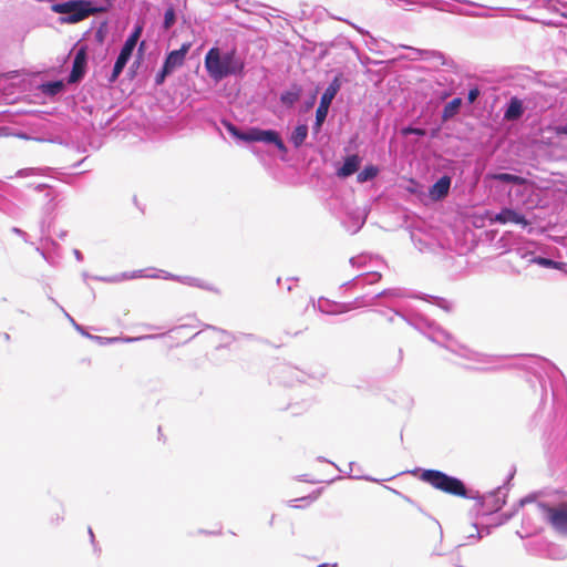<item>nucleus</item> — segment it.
<instances>
[{
    "label": "nucleus",
    "mask_w": 567,
    "mask_h": 567,
    "mask_svg": "<svg viewBox=\"0 0 567 567\" xmlns=\"http://www.w3.org/2000/svg\"><path fill=\"white\" fill-rule=\"evenodd\" d=\"M52 10L62 14L60 18L62 23H76L80 22L95 12L89 1L70 0L62 3L52 6Z\"/></svg>",
    "instance_id": "0eeeda50"
},
{
    "label": "nucleus",
    "mask_w": 567,
    "mask_h": 567,
    "mask_svg": "<svg viewBox=\"0 0 567 567\" xmlns=\"http://www.w3.org/2000/svg\"><path fill=\"white\" fill-rule=\"evenodd\" d=\"M64 87L63 82L61 81H50L42 84V92L47 95H56Z\"/></svg>",
    "instance_id": "f704fd0d"
},
{
    "label": "nucleus",
    "mask_w": 567,
    "mask_h": 567,
    "mask_svg": "<svg viewBox=\"0 0 567 567\" xmlns=\"http://www.w3.org/2000/svg\"><path fill=\"white\" fill-rule=\"evenodd\" d=\"M301 92L302 90L299 85H292L291 89L280 94V102L287 107H292L299 101Z\"/></svg>",
    "instance_id": "cd10ccee"
},
{
    "label": "nucleus",
    "mask_w": 567,
    "mask_h": 567,
    "mask_svg": "<svg viewBox=\"0 0 567 567\" xmlns=\"http://www.w3.org/2000/svg\"><path fill=\"white\" fill-rule=\"evenodd\" d=\"M538 360L542 362V369L545 373V377L542 373H535L534 378L538 382L540 390H542V398L540 402L543 403L548 394L547 383L549 384L553 399L555 400L557 398L558 389H559V381L564 378L560 370L554 365L551 362L545 359L538 358Z\"/></svg>",
    "instance_id": "9d476101"
},
{
    "label": "nucleus",
    "mask_w": 567,
    "mask_h": 567,
    "mask_svg": "<svg viewBox=\"0 0 567 567\" xmlns=\"http://www.w3.org/2000/svg\"><path fill=\"white\" fill-rule=\"evenodd\" d=\"M374 298L383 299L382 302H385L390 306L394 303L396 300L410 298L430 302L447 313H451L454 309L453 302L446 298L424 292H417L402 287H392L383 289L382 291L375 293Z\"/></svg>",
    "instance_id": "39448f33"
},
{
    "label": "nucleus",
    "mask_w": 567,
    "mask_h": 567,
    "mask_svg": "<svg viewBox=\"0 0 567 567\" xmlns=\"http://www.w3.org/2000/svg\"><path fill=\"white\" fill-rule=\"evenodd\" d=\"M137 278H159V272L155 271V268H145V269H138L133 271H124L120 275H115L112 277H95L96 280L104 281V282H118L122 280H128V279H137Z\"/></svg>",
    "instance_id": "2eb2a0df"
},
{
    "label": "nucleus",
    "mask_w": 567,
    "mask_h": 567,
    "mask_svg": "<svg viewBox=\"0 0 567 567\" xmlns=\"http://www.w3.org/2000/svg\"><path fill=\"white\" fill-rule=\"evenodd\" d=\"M317 460H318L319 462H328V460H326L323 456H319ZM329 463H330V464H332V465H333L336 468H338L339 471H341V470L337 466V464H334L333 462L329 461Z\"/></svg>",
    "instance_id": "6e6d98bb"
},
{
    "label": "nucleus",
    "mask_w": 567,
    "mask_h": 567,
    "mask_svg": "<svg viewBox=\"0 0 567 567\" xmlns=\"http://www.w3.org/2000/svg\"><path fill=\"white\" fill-rule=\"evenodd\" d=\"M475 498V507L478 512H482L483 515H491L493 513L499 512L503 506L506 504L507 493L505 492V485L498 486L495 489L481 495L478 491L473 489Z\"/></svg>",
    "instance_id": "9b49d317"
},
{
    "label": "nucleus",
    "mask_w": 567,
    "mask_h": 567,
    "mask_svg": "<svg viewBox=\"0 0 567 567\" xmlns=\"http://www.w3.org/2000/svg\"><path fill=\"white\" fill-rule=\"evenodd\" d=\"M515 473H516V470H515V467H513L512 471L508 473V475H507V477H506V480H505V482L503 484V485H505V492L506 493L508 492L509 483L514 478Z\"/></svg>",
    "instance_id": "09e8293b"
},
{
    "label": "nucleus",
    "mask_w": 567,
    "mask_h": 567,
    "mask_svg": "<svg viewBox=\"0 0 567 567\" xmlns=\"http://www.w3.org/2000/svg\"><path fill=\"white\" fill-rule=\"evenodd\" d=\"M227 132L235 138L244 142H262L265 144H274L280 152H287V147L275 130H262L259 127H249L246 132L240 131L235 124L224 122Z\"/></svg>",
    "instance_id": "423d86ee"
},
{
    "label": "nucleus",
    "mask_w": 567,
    "mask_h": 567,
    "mask_svg": "<svg viewBox=\"0 0 567 567\" xmlns=\"http://www.w3.org/2000/svg\"><path fill=\"white\" fill-rule=\"evenodd\" d=\"M155 271L159 272V278H162V279L175 280V281L179 282L181 276H178V275H174V274H171L168 271H165V270H162V269H156V268H155Z\"/></svg>",
    "instance_id": "c03bdc74"
},
{
    "label": "nucleus",
    "mask_w": 567,
    "mask_h": 567,
    "mask_svg": "<svg viewBox=\"0 0 567 567\" xmlns=\"http://www.w3.org/2000/svg\"><path fill=\"white\" fill-rule=\"evenodd\" d=\"M533 502H535L534 494H528V495L522 497L511 511L502 513L501 524H504V523H507L508 520H511L517 514V512L519 511L520 507H523L525 504L533 503Z\"/></svg>",
    "instance_id": "c85d7f7f"
},
{
    "label": "nucleus",
    "mask_w": 567,
    "mask_h": 567,
    "mask_svg": "<svg viewBox=\"0 0 567 567\" xmlns=\"http://www.w3.org/2000/svg\"><path fill=\"white\" fill-rule=\"evenodd\" d=\"M462 105V99L455 97L449 103L445 104L443 112H442V118L444 121L452 118L460 110Z\"/></svg>",
    "instance_id": "2f4dec72"
},
{
    "label": "nucleus",
    "mask_w": 567,
    "mask_h": 567,
    "mask_svg": "<svg viewBox=\"0 0 567 567\" xmlns=\"http://www.w3.org/2000/svg\"><path fill=\"white\" fill-rule=\"evenodd\" d=\"M378 299L379 298H374V295H362L354 298L352 301L341 303V311L348 312L357 308L370 307L375 305Z\"/></svg>",
    "instance_id": "b1692460"
},
{
    "label": "nucleus",
    "mask_w": 567,
    "mask_h": 567,
    "mask_svg": "<svg viewBox=\"0 0 567 567\" xmlns=\"http://www.w3.org/2000/svg\"><path fill=\"white\" fill-rule=\"evenodd\" d=\"M188 328H189V326H187V324H181V326H177V327L173 328L171 330V332L179 334L182 331H184V330H186Z\"/></svg>",
    "instance_id": "864d4df0"
},
{
    "label": "nucleus",
    "mask_w": 567,
    "mask_h": 567,
    "mask_svg": "<svg viewBox=\"0 0 567 567\" xmlns=\"http://www.w3.org/2000/svg\"><path fill=\"white\" fill-rule=\"evenodd\" d=\"M518 261L522 262L516 257V250H503L493 257H480V271L494 269L502 272L519 274V266L517 265Z\"/></svg>",
    "instance_id": "6e6552de"
},
{
    "label": "nucleus",
    "mask_w": 567,
    "mask_h": 567,
    "mask_svg": "<svg viewBox=\"0 0 567 567\" xmlns=\"http://www.w3.org/2000/svg\"><path fill=\"white\" fill-rule=\"evenodd\" d=\"M564 557H565L564 555H554V556H553V558H555V559H561V558H564Z\"/></svg>",
    "instance_id": "69168bd1"
},
{
    "label": "nucleus",
    "mask_w": 567,
    "mask_h": 567,
    "mask_svg": "<svg viewBox=\"0 0 567 567\" xmlns=\"http://www.w3.org/2000/svg\"><path fill=\"white\" fill-rule=\"evenodd\" d=\"M134 49L135 48H132L127 44H123V47L116 58V61L114 63L112 73L109 76L110 83H114L118 79L120 74L123 72L125 65L127 64L128 60L131 59Z\"/></svg>",
    "instance_id": "6ab92c4d"
},
{
    "label": "nucleus",
    "mask_w": 567,
    "mask_h": 567,
    "mask_svg": "<svg viewBox=\"0 0 567 567\" xmlns=\"http://www.w3.org/2000/svg\"><path fill=\"white\" fill-rule=\"evenodd\" d=\"M49 300L54 305L56 306L61 311L62 313L64 315V317L71 322V324L73 326V328L80 333L82 334L83 337L96 342L97 344L100 346H107V344H113V343H116L118 341H124V342H132V341H136V340H143V339H151V338H154L153 336H144V337H138V338H131V337H126V338H117V337H102V336H96V334H91L86 328L80 323H78L74 318L51 296L48 297Z\"/></svg>",
    "instance_id": "f8f14e48"
},
{
    "label": "nucleus",
    "mask_w": 567,
    "mask_h": 567,
    "mask_svg": "<svg viewBox=\"0 0 567 567\" xmlns=\"http://www.w3.org/2000/svg\"><path fill=\"white\" fill-rule=\"evenodd\" d=\"M559 132L567 135V123L559 128Z\"/></svg>",
    "instance_id": "13d9d810"
},
{
    "label": "nucleus",
    "mask_w": 567,
    "mask_h": 567,
    "mask_svg": "<svg viewBox=\"0 0 567 567\" xmlns=\"http://www.w3.org/2000/svg\"><path fill=\"white\" fill-rule=\"evenodd\" d=\"M206 328L207 329H212L214 331H218L220 332L225 338H226V341L224 343H220L216 349H221V348H228L230 342H233L234 340H236V336L227 330H224L221 328H217L215 326H210V324H206Z\"/></svg>",
    "instance_id": "c9c22d12"
},
{
    "label": "nucleus",
    "mask_w": 567,
    "mask_h": 567,
    "mask_svg": "<svg viewBox=\"0 0 567 567\" xmlns=\"http://www.w3.org/2000/svg\"><path fill=\"white\" fill-rule=\"evenodd\" d=\"M536 509L540 517L548 523L556 533L567 536V507L551 505L547 502H537Z\"/></svg>",
    "instance_id": "1a4fd4ad"
},
{
    "label": "nucleus",
    "mask_w": 567,
    "mask_h": 567,
    "mask_svg": "<svg viewBox=\"0 0 567 567\" xmlns=\"http://www.w3.org/2000/svg\"><path fill=\"white\" fill-rule=\"evenodd\" d=\"M320 489L311 493L310 495L308 496H305V497H300V498H297V499H293L292 502H307V503H310V502H313L315 499L318 498V495L320 494Z\"/></svg>",
    "instance_id": "a18cd8bd"
},
{
    "label": "nucleus",
    "mask_w": 567,
    "mask_h": 567,
    "mask_svg": "<svg viewBox=\"0 0 567 567\" xmlns=\"http://www.w3.org/2000/svg\"><path fill=\"white\" fill-rule=\"evenodd\" d=\"M299 481H301V482L316 483V481H310V480H308V478H307V475H301V476H300V478H299Z\"/></svg>",
    "instance_id": "4d7b16f0"
},
{
    "label": "nucleus",
    "mask_w": 567,
    "mask_h": 567,
    "mask_svg": "<svg viewBox=\"0 0 567 567\" xmlns=\"http://www.w3.org/2000/svg\"><path fill=\"white\" fill-rule=\"evenodd\" d=\"M190 49V43H183L182 47L178 50L171 51L164 63L163 66L168 70L171 73H173L177 68L182 66L184 64L186 54L188 53Z\"/></svg>",
    "instance_id": "a211bd4d"
},
{
    "label": "nucleus",
    "mask_w": 567,
    "mask_h": 567,
    "mask_svg": "<svg viewBox=\"0 0 567 567\" xmlns=\"http://www.w3.org/2000/svg\"><path fill=\"white\" fill-rule=\"evenodd\" d=\"M524 114V106L522 100L513 96L506 105L504 111V118L506 121H516Z\"/></svg>",
    "instance_id": "393cba45"
},
{
    "label": "nucleus",
    "mask_w": 567,
    "mask_h": 567,
    "mask_svg": "<svg viewBox=\"0 0 567 567\" xmlns=\"http://www.w3.org/2000/svg\"><path fill=\"white\" fill-rule=\"evenodd\" d=\"M535 251L536 250H516V257L520 261L526 260L528 264H536L542 268L566 271L567 262L550 256H535Z\"/></svg>",
    "instance_id": "ddd939ff"
},
{
    "label": "nucleus",
    "mask_w": 567,
    "mask_h": 567,
    "mask_svg": "<svg viewBox=\"0 0 567 567\" xmlns=\"http://www.w3.org/2000/svg\"><path fill=\"white\" fill-rule=\"evenodd\" d=\"M403 359V350L399 349V360L402 361Z\"/></svg>",
    "instance_id": "0e129e2a"
},
{
    "label": "nucleus",
    "mask_w": 567,
    "mask_h": 567,
    "mask_svg": "<svg viewBox=\"0 0 567 567\" xmlns=\"http://www.w3.org/2000/svg\"><path fill=\"white\" fill-rule=\"evenodd\" d=\"M441 267L451 275L480 271V256L476 250H435Z\"/></svg>",
    "instance_id": "20e7f679"
},
{
    "label": "nucleus",
    "mask_w": 567,
    "mask_h": 567,
    "mask_svg": "<svg viewBox=\"0 0 567 567\" xmlns=\"http://www.w3.org/2000/svg\"><path fill=\"white\" fill-rule=\"evenodd\" d=\"M274 520H275V515L271 516L270 520H269V525L272 526L274 525Z\"/></svg>",
    "instance_id": "774afa93"
},
{
    "label": "nucleus",
    "mask_w": 567,
    "mask_h": 567,
    "mask_svg": "<svg viewBox=\"0 0 567 567\" xmlns=\"http://www.w3.org/2000/svg\"><path fill=\"white\" fill-rule=\"evenodd\" d=\"M288 280H290V281H298L299 278L298 277H290V278H288Z\"/></svg>",
    "instance_id": "338daca9"
},
{
    "label": "nucleus",
    "mask_w": 567,
    "mask_h": 567,
    "mask_svg": "<svg viewBox=\"0 0 567 567\" xmlns=\"http://www.w3.org/2000/svg\"><path fill=\"white\" fill-rule=\"evenodd\" d=\"M87 63V54L84 48H80L73 59L72 70L69 75L70 83L79 82L85 74Z\"/></svg>",
    "instance_id": "f3484780"
},
{
    "label": "nucleus",
    "mask_w": 567,
    "mask_h": 567,
    "mask_svg": "<svg viewBox=\"0 0 567 567\" xmlns=\"http://www.w3.org/2000/svg\"><path fill=\"white\" fill-rule=\"evenodd\" d=\"M352 478H355V480H364V481H368V482H377L375 478L369 476V475H359V474H353L351 475Z\"/></svg>",
    "instance_id": "3c124183"
},
{
    "label": "nucleus",
    "mask_w": 567,
    "mask_h": 567,
    "mask_svg": "<svg viewBox=\"0 0 567 567\" xmlns=\"http://www.w3.org/2000/svg\"><path fill=\"white\" fill-rule=\"evenodd\" d=\"M74 252V256L76 258L78 261H82L83 260V254H82V250H73Z\"/></svg>",
    "instance_id": "5fc2aeb1"
},
{
    "label": "nucleus",
    "mask_w": 567,
    "mask_h": 567,
    "mask_svg": "<svg viewBox=\"0 0 567 567\" xmlns=\"http://www.w3.org/2000/svg\"><path fill=\"white\" fill-rule=\"evenodd\" d=\"M179 282L187 285L189 287L200 288L203 290H207V291H210V292H214L217 295L220 293V290L217 287H215L214 285L208 284L206 281H203L199 278H195V277H190V276H181Z\"/></svg>",
    "instance_id": "a878e982"
},
{
    "label": "nucleus",
    "mask_w": 567,
    "mask_h": 567,
    "mask_svg": "<svg viewBox=\"0 0 567 567\" xmlns=\"http://www.w3.org/2000/svg\"><path fill=\"white\" fill-rule=\"evenodd\" d=\"M414 476H417L422 482L431 485L433 488L441 491L445 494L462 497L465 499L475 498L473 489L468 488L463 480L457 476L450 475L443 471L434 468L415 467L409 471Z\"/></svg>",
    "instance_id": "7ed1b4c3"
},
{
    "label": "nucleus",
    "mask_w": 567,
    "mask_h": 567,
    "mask_svg": "<svg viewBox=\"0 0 567 567\" xmlns=\"http://www.w3.org/2000/svg\"><path fill=\"white\" fill-rule=\"evenodd\" d=\"M382 275L378 270H367L365 272L360 274L359 276L348 280L341 285V287H350L352 285H357L359 282H363V285H373L381 280Z\"/></svg>",
    "instance_id": "5701e85b"
},
{
    "label": "nucleus",
    "mask_w": 567,
    "mask_h": 567,
    "mask_svg": "<svg viewBox=\"0 0 567 567\" xmlns=\"http://www.w3.org/2000/svg\"><path fill=\"white\" fill-rule=\"evenodd\" d=\"M43 172H44V169H42V168H33V167L22 168L16 173V176L24 178V177H29V176L42 175Z\"/></svg>",
    "instance_id": "58836bf2"
},
{
    "label": "nucleus",
    "mask_w": 567,
    "mask_h": 567,
    "mask_svg": "<svg viewBox=\"0 0 567 567\" xmlns=\"http://www.w3.org/2000/svg\"><path fill=\"white\" fill-rule=\"evenodd\" d=\"M478 95H480V90L477 87L471 89L468 91V95H467L468 102L470 103L475 102L476 99L478 97Z\"/></svg>",
    "instance_id": "de8ad7c7"
},
{
    "label": "nucleus",
    "mask_w": 567,
    "mask_h": 567,
    "mask_svg": "<svg viewBox=\"0 0 567 567\" xmlns=\"http://www.w3.org/2000/svg\"><path fill=\"white\" fill-rule=\"evenodd\" d=\"M40 256L51 266L55 267L59 265L61 255L60 250H37Z\"/></svg>",
    "instance_id": "72a5a7b5"
},
{
    "label": "nucleus",
    "mask_w": 567,
    "mask_h": 567,
    "mask_svg": "<svg viewBox=\"0 0 567 567\" xmlns=\"http://www.w3.org/2000/svg\"><path fill=\"white\" fill-rule=\"evenodd\" d=\"M349 262L352 267L368 270H374V268H379L384 265V260L381 256L368 250H362L359 255L352 256L349 259Z\"/></svg>",
    "instance_id": "4468645a"
},
{
    "label": "nucleus",
    "mask_w": 567,
    "mask_h": 567,
    "mask_svg": "<svg viewBox=\"0 0 567 567\" xmlns=\"http://www.w3.org/2000/svg\"><path fill=\"white\" fill-rule=\"evenodd\" d=\"M379 174V168L374 165L365 166L357 176L359 183H365L374 179Z\"/></svg>",
    "instance_id": "473e14b6"
},
{
    "label": "nucleus",
    "mask_w": 567,
    "mask_h": 567,
    "mask_svg": "<svg viewBox=\"0 0 567 567\" xmlns=\"http://www.w3.org/2000/svg\"><path fill=\"white\" fill-rule=\"evenodd\" d=\"M361 164V157L358 154L349 155L344 158L342 166L337 169V176L347 178L358 172Z\"/></svg>",
    "instance_id": "4be33fe9"
},
{
    "label": "nucleus",
    "mask_w": 567,
    "mask_h": 567,
    "mask_svg": "<svg viewBox=\"0 0 567 567\" xmlns=\"http://www.w3.org/2000/svg\"><path fill=\"white\" fill-rule=\"evenodd\" d=\"M358 464L355 462H350L349 463V467H350V472L353 473V467H357Z\"/></svg>",
    "instance_id": "052dcab7"
},
{
    "label": "nucleus",
    "mask_w": 567,
    "mask_h": 567,
    "mask_svg": "<svg viewBox=\"0 0 567 567\" xmlns=\"http://www.w3.org/2000/svg\"><path fill=\"white\" fill-rule=\"evenodd\" d=\"M492 220L498 223V224H516L520 225L523 227L528 226V221L526 220L525 216L517 213L516 210L512 208H503L499 213H497Z\"/></svg>",
    "instance_id": "aec40b11"
},
{
    "label": "nucleus",
    "mask_w": 567,
    "mask_h": 567,
    "mask_svg": "<svg viewBox=\"0 0 567 567\" xmlns=\"http://www.w3.org/2000/svg\"><path fill=\"white\" fill-rule=\"evenodd\" d=\"M87 532H89V535H90V540H91V544L93 546L94 553L100 551L101 549L97 547V544H96V540H95V536H94V533H93L92 528L89 527Z\"/></svg>",
    "instance_id": "8fccbe9b"
},
{
    "label": "nucleus",
    "mask_w": 567,
    "mask_h": 567,
    "mask_svg": "<svg viewBox=\"0 0 567 567\" xmlns=\"http://www.w3.org/2000/svg\"><path fill=\"white\" fill-rule=\"evenodd\" d=\"M241 334H243V336H245V337H246V338H248V339H251V340H252V339H255V336H254V334H251V333H247V334L241 333Z\"/></svg>",
    "instance_id": "e2e57ef3"
},
{
    "label": "nucleus",
    "mask_w": 567,
    "mask_h": 567,
    "mask_svg": "<svg viewBox=\"0 0 567 567\" xmlns=\"http://www.w3.org/2000/svg\"><path fill=\"white\" fill-rule=\"evenodd\" d=\"M381 305L393 312V315H389L385 310H377L379 315L385 317L389 323H393L395 317H399L435 343H441L452 339L449 331L410 306L395 308L385 302H381Z\"/></svg>",
    "instance_id": "f257e3e1"
},
{
    "label": "nucleus",
    "mask_w": 567,
    "mask_h": 567,
    "mask_svg": "<svg viewBox=\"0 0 567 567\" xmlns=\"http://www.w3.org/2000/svg\"><path fill=\"white\" fill-rule=\"evenodd\" d=\"M473 526L476 528L477 533L468 535L467 538L470 540H477V539H480L482 537V532L478 530L477 524H474Z\"/></svg>",
    "instance_id": "603ef678"
},
{
    "label": "nucleus",
    "mask_w": 567,
    "mask_h": 567,
    "mask_svg": "<svg viewBox=\"0 0 567 567\" xmlns=\"http://www.w3.org/2000/svg\"><path fill=\"white\" fill-rule=\"evenodd\" d=\"M205 69L210 79L219 82L228 76L241 75L245 62L236 49L223 51L213 47L205 55Z\"/></svg>",
    "instance_id": "f03ea898"
},
{
    "label": "nucleus",
    "mask_w": 567,
    "mask_h": 567,
    "mask_svg": "<svg viewBox=\"0 0 567 567\" xmlns=\"http://www.w3.org/2000/svg\"><path fill=\"white\" fill-rule=\"evenodd\" d=\"M402 133H403V135L424 136L425 130L420 128V127L408 126L402 130Z\"/></svg>",
    "instance_id": "79ce46f5"
},
{
    "label": "nucleus",
    "mask_w": 567,
    "mask_h": 567,
    "mask_svg": "<svg viewBox=\"0 0 567 567\" xmlns=\"http://www.w3.org/2000/svg\"><path fill=\"white\" fill-rule=\"evenodd\" d=\"M308 136V126L306 124H299L295 127L290 135V142L296 148L303 145Z\"/></svg>",
    "instance_id": "c756f323"
},
{
    "label": "nucleus",
    "mask_w": 567,
    "mask_h": 567,
    "mask_svg": "<svg viewBox=\"0 0 567 567\" xmlns=\"http://www.w3.org/2000/svg\"><path fill=\"white\" fill-rule=\"evenodd\" d=\"M302 374L308 375L310 379L320 381L327 375V369L320 365L316 370H310L308 372L302 371Z\"/></svg>",
    "instance_id": "4c0bfd02"
},
{
    "label": "nucleus",
    "mask_w": 567,
    "mask_h": 567,
    "mask_svg": "<svg viewBox=\"0 0 567 567\" xmlns=\"http://www.w3.org/2000/svg\"><path fill=\"white\" fill-rule=\"evenodd\" d=\"M342 302H337L329 300L324 297L319 298L317 308L320 312L326 315H340L344 313V311H341V305Z\"/></svg>",
    "instance_id": "bb28decb"
},
{
    "label": "nucleus",
    "mask_w": 567,
    "mask_h": 567,
    "mask_svg": "<svg viewBox=\"0 0 567 567\" xmlns=\"http://www.w3.org/2000/svg\"><path fill=\"white\" fill-rule=\"evenodd\" d=\"M142 31H143L142 25H140V24L135 25L134 30L128 35V38L125 40L124 44H127L132 48H136L140 37L142 34Z\"/></svg>",
    "instance_id": "e433bc0d"
},
{
    "label": "nucleus",
    "mask_w": 567,
    "mask_h": 567,
    "mask_svg": "<svg viewBox=\"0 0 567 567\" xmlns=\"http://www.w3.org/2000/svg\"><path fill=\"white\" fill-rule=\"evenodd\" d=\"M452 179L450 176L444 175L439 181H436L430 188H429V196L432 200H441L445 198L449 195L450 188H451Z\"/></svg>",
    "instance_id": "412c9836"
},
{
    "label": "nucleus",
    "mask_w": 567,
    "mask_h": 567,
    "mask_svg": "<svg viewBox=\"0 0 567 567\" xmlns=\"http://www.w3.org/2000/svg\"><path fill=\"white\" fill-rule=\"evenodd\" d=\"M12 231L20 234V235H24V233L22 230H20L19 228H12Z\"/></svg>",
    "instance_id": "680f3d73"
},
{
    "label": "nucleus",
    "mask_w": 567,
    "mask_h": 567,
    "mask_svg": "<svg viewBox=\"0 0 567 567\" xmlns=\"http://www.w3.org/2000/svg\"><path fill=\"white\" fill-rule=\"evenodd\" d=\"M340 87H341V83H340L339 78H334L329 83V85L327 86L324 92L322 93L319 106H318V109L316 111L318 113L319 120L322 116H327L328 115L329 107H330L333 99L336 97L337 93L339 92Z\"/></svg>",
    "instance_id": "dca6fc26"
},
{
    "label": "nucleus",
    "mask_w": 567,
    "mask_h": 567,
    "mask_svg": "<svg viewBox=\"0 0 567 567\" xmlns=\"http://www.w3.org/2000/svg\"><path fill=\"white\" fill-rule=\"evenodd\" d=\"M175 20H176L175 10H174V8L169 7L168 9H166V11L164 13V23H163L164 28L169 29L175 23Z\"/></svg>",
    "instance_id": "ea45409f"
},
{
    "label": "nucleus",
    "mask_w": 567,
    "mask_h": 567,
    "mask_svg": "<svg viewBox=\"0 0 567 567\" xmlns=\"http://www.w3.org/2000/svg\"><path fill=\"white\" fill-rule=\"evenodd\" d=\"M327 116H322L320 120L318 117V113L316 112V121H315V124H313V131L315 133H319L320 130H321V126L323 124V122L326 121Z\"/></svg>",
    "instance_id": "49530a36"
},
{
    "label": "nucleus",
    "mask_w": 567,
    "mask_h": 567,
    "mask_svg": "<svg viewBox=\"0 0 567 567\" xmlns=\"http://www.w3.org/2000/svg\"><path fill=\"white\" fill-rule=\"evenodd\" d=\"M492 178L501 183H509L515 185H524L527 183L525 177L509 173H496L492 176Z\"/></svg>",
    "instance_id": "7c9ffc66"
},
{
    "label": "nucleus",
    "mask_w": 567,
    "mask_h": 567,
    "mask_svg": "<svg viewBox=\"0 0 567 567\" xmlns=\"http://www.w3.org/2000/svg\"><path fill=\"white\" fill-rule=\"evenodd\" d=\"M337 565H338L337 563L331 564V566H333V567H336ZM328 566H330V564H328V563H322V564L318 565L317 567H328Z\"/></svg>",
    "instance_id": "bf43d9fd"
},
{
    "label": "nucleus",
    "mask_w": 567,
    "mask_h": 567,
    "mask_svg": "<svg viewBox=\"0 0 567 567\" xmlns=\"http://www.w3.org/2000/svg\"><path fill=\"white\" fill-rule=\"evenodd\" d=\"M172 74L168 70H166L164 66H162L161 71L155 75L154 82L156 86L162 85L166 78Z\"/></svg>",
    "instance_id": "a19ab883"
},
{
    "label": "nucleus",
    "mask_w": 567,
    "mask_h": 567,
    "mask_svg": "<svg viewBox=\"0 0 567 567\" xmlns=\"http://www.w3.org/2000/svg\"><path fill=\"white\" fill-rule=\"evenodd\" d=\"M390 491H392L394 494H396L398 496H400L402 499H404L406 503L415 506L420 512L423 513L422 508L420 505L416 504V502L414 499H412L410 496L403 494L402 492L400 491H396L394 488H391V487H388Z\"/></svg>",
    "instance_id": "37998d69"
}]
</instances>
